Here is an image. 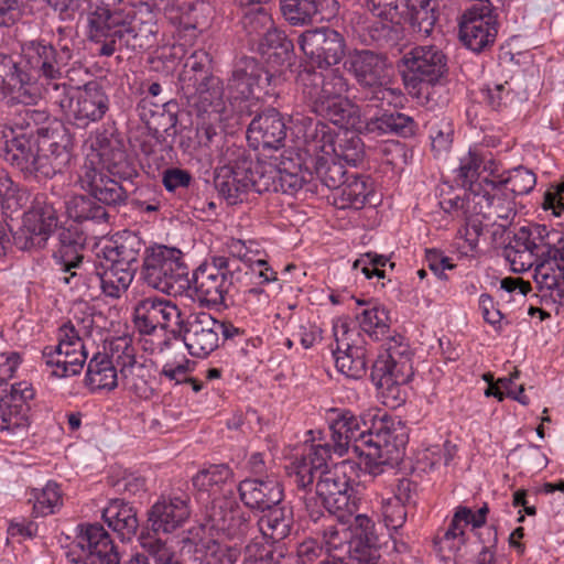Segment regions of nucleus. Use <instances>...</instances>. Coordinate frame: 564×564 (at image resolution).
Wrapping results in <instances>:
<instances>
[{
    "label": "nucleus",
    "mask_w": 564,
    "mask_h": 564,
    "mask_svg": "<svg viewBox=\"0 0 564 564\" xmlns=\"http://www.w3.org/2000/svg\"><path fill=\"white\" fill-rule=\"evenodd\" d=\"M228 494L213 499L210 506L206 508L202 528L212 535L215 532L227 539H239L248 533L250 522L246 512L235 500L232 490Z\"/></svg>",
    "instance_id": "obj_17"
},
{
    "label": "nucleus",
    "mask_w": 564,
    "mask_h": 564,
    "mask_svg": "<svg viewBox=\"0 0 564 564\" xmlns=\"http://www.w3.org/2000/svg\"><path fill=\"white\" fill-rule=\"evenodd\" d=\"M497 21L487 2L473 4L459 22V39L471 51L480 52L491 45L497 36Z\"/></svg>",
    "instance_id": "obj_24"
},
{
    "label": "nucleus",
    "mask_w": 564,
    "mask_h": 564,
    "mask_svg": "<svg viewBox=\"0 0 564 564\" xmlns=\"http://www.w3.org/2000/svg\"><path fill=\"white\" fill-rule=\"evenodd\" d=\"M355 452L359 453L365 470L372 476L382 474L386 466L393 465L400 460L398 457L390 456L386 459L382 451L369 443H365L364 446H356Z\"/></svg>",
    "instance_id": "obj_55"
},
{
    "label": "nucleus",
    "mask_w": 564,
    "mask_h": 564,
    "mask_svg": "<svg viewBox=\"0 0 564 564\" xmlns=\"http://www.w3.org/2000/svg\"><path fill=\"white\" fill-rule=\"evenodd\" d=\"M264 512L258 521L259 531L263 538L272 543L286 538L293 524L291 510L278 505L267 509Z\"/></svg>",
    "instance_id": "obj_43"
},
{
    "label": "nucleus",
    "mask_w": 564,
    "mask_h": 564,
    "mask_svg": "<svg viewBox=\"0 0 564 564\" xmlns=\"http://www.w3.org/2000/svg\"><path fill=\"white\" fill-rule=\"evenodd\" d=\"M102 4L89 11L86 17V36L98 45L97 52L100 56H111L123 47H148L154 43L158 32L155 23L152 22L151 12L148 11L149 20L138 18V11L132 3L116 2L121 0H101ZM149 10V8H145Z\"/></svg>",
    "instance_id": "obj_2"
},
{
    "label": "nucleus",
    "mask_w": 564,
    "mask_h": 564,
    "mask_svg": "<svg viewBox=\"0 0 564 564\" xmlns=\"http://www.w3.org/2000/svg\"><path fill=\"white\" fill-rule=\"evenodd\" d=\"M199 102L203 111L208 115L209 122H203L197 128V135L200 142L207 144L217 134L215 123L228 118L223 99V88L218 78L208 79V89L199 91Z\"/></svg>",
    "instance_id": "obj_35"
},
{
    "label": "nucleus",
    "mask_w": 564,
    "mask_h": 564,
    "mask_svg": "<svg viewBox=\"0 0 564 564\" xmlns=\"http://www.w3.org/2000/svg\"><path fill=\"white\" fill-rule=\"evenodd\" d=\"M350 538L351 532L344 523L326 527L323 541L329 557L333 554H339L343 557L349 550Z\"/></svg>",
    "instance_id": "obj_57"
},
{
    "label": "nucleus",
    "mask_w": 564,
    "mask_h": 564,
    "mask_svg": "<svg viewBox=\"0 0 564 564\" xmlns=\"http://www.w3.org/2000/svg\"><path fill=\"white\" fill-rule=\"evenodd\" d=\"M281 12L293 26L329 21L338 14L337 0H281Z\"/></svg>",
    "instance_id": "obj_30"
},
{
    "label": "nucleus",
    "mask_w": 564,
    "mask_h": 564,
    "mask_svg": "<svg viewBox=\"0 0 564 564\" xmlns=\"http://www.w3.org/2000/svg\"><path fill=\"white\" fill-rule=\"evenodd\" d=\"M102 519L123 540L135 534L139 527L137 512L132 506L120 500H111L102 510Z\"/></svg>",
    "instance_id": "obj_42"
},
{
    "label": "nucleus",
    "mask_w": 564,
    "mask_h": 564,
    "mask_svg": "<svg viewBox=\"0 0 564 564\" xmlns=\"http://www.w3.org/2000/svg\"><path fill=\"white\" fill-rule=\"evenodd\" d=\"M380 506L384 524L389 530L397 531L403 527L406 521V511L399 498H381Z\"/></svg>",
    "instance_id": "obj_59"
},
{
    "label": "nucleus",
    "mask_w": 564,
    "mask_h": 564,
    "mask_svg": "<svg viewBox=\"0 0 564 564\" xmlns=\"http://www.w3.org/2000/svg\"><path fill=\"white\" fill-rule=\"evenodd\" d=\"M110 355L109 358L113 360V365L120 367L122 376H127L131 372V369L135 365V349L129 337H117L110 341L109 345Z\"/></svg>",
    "instance_id": "obj_54"
},
{
    "label": "nucleus",
    "mask_w": 564,
    "mask_h": 564,
    "mask_svg": "<svg viewBox=\"0 0 564 564\" xmlns=\"http://www.w3.org/2000/svg\"><path fill=\"white\" fill-rule=\"evenodd\" d=\"M399 67L403 83L411 94H419L423 84H440L448 73L447 57L435 45L411 48L401 58Z\"/></svg>",
    "instance_id": "obj_12"
},
{
    "label": "nucleus",
    "mask_w": 564,
    "mask_h": 564,
    "mask_svg": "<svg viewBox=\"0 0 564 564\" xmlns=\"http://www.w3.org/2000/svg\"><path fill=\"white\" fill-rule=\"evenodd\" d=\"M280 77L265 70L254 58H242L232 72L228 83V95L232 99H257L278 95Z\"/></svg>",
    "instance_id": "obj_15"
},
{
    "label": "nucleus",
    "mask_w": 564,
    "mask_h": 564,
    "mask_svg": "<svg viewBox=\"0 0 564 564\" xmlns=\"http://www.w3.org/2000/svg\"><path fill=\"white\" fill-rule=\"evenodd\" d=\"M326 420L330 431L332 444L322 438L313 437L312 444L302 455L289 467V476L301 489H305L313 482V471L327 467V459L330 452L338 456L345 455L349 448L355 451L356 446L365 445L368 427L366 419L356 416L348 410L329 409Z\"/></svg>",
    "instance_id": "obj_3"
},
{
    "label": "nucleus",
    "mask_w": 564,
    "mask_h": 564,
    "mask_svg": "<svg viewBox=\"0 0 564 564\" xmlns=\"http://www.w3.org/2000/svg\"><path fill=\"white\" fill-rule=\"evenodd\" d=\"M232 478V471L226 464L210 465L193 477L194 487L203 492L216 496Z\"/></svg>",
    "instance_id": "obj_48"
},
{
    "label": "nucleus",
    "mask_w": 564,
    "mask_h": 564,
    "mask_svg": "<svg viewBox=\"0 0 564 564\" xmlns=\"http://www.w3.org/2000/svg\"><path fill=\"white\" fill-rule=\"evenodd\" d=\"M541 292H550L554 301L564 305V262L539 260L533 274Z\"/></svg>",
    "instance_id": "obj_41"
},
{
    "label": "nucleus",
    "mask_w": 564,
    "mask_h": 564,
    "mask_svg": "<svg viewBox=\"0 0 564 564\" xmlns=\"http://www.w3.org/2000/svg\"><path fill=\"white\" fill-rule=\"evenodd\" d=\"M485 188L479 193L468 194L466 197H455L443 202L446 210L460 212L466 218L481 216L488 221L498 219L510 221L516 216L514 197L503 187L484 178Z\"/></svg>",
    "instance_id": "obj_11"
},
{
    "label": "nucleus",
    "mask_w": 564,
    "mask_h": 564,
    "mask_svg": "<svg viewBox=\"0 0 564 564\" xmlns=\"http://www.w3.org/2000/svg\"><path fill=\"white\" fill-rule=\"evenodd\" d=\"M229 285L225 273H217L213 268L198 267L185 288H188L189 295L202 305L218 306L225 303Z\"/></svg>",
    "instance_id": "obj_32"
},
{
    "label": "nucleus",
    "mask_w": 564,
    "mask_h": 564,
    "mask_svg": "<svg viewBox=\"0 0 564 564\" xmlns=\"http://www.w3.org/2000/svg\"><path fill=\"white\" fill-rule=\"evenodd\" d=\"M335 347L332 348L336 369L350 379H360L367 372V349L359 334L346 318H335L332 327Z\"/></svg>",
    "instance_id": "obj_16"
},
{
    "label": "nucleus",
    "mask_w": 564,
    "mask_h": 564,
    "mask_svg": "<svg viewBox=\"0 0 564 564\" xmlns=\"http://www.w3.org/2000/svg\"><path fill=\"white\" fill-rule=\"evenodd\" d=\"M299 82L312 110L344 130L384 134L399 130L408 120L402 113L387 112L367 119L346 96L349 83L338 69L326 73L305 69L300 73Z\"/></svg>",
    "instance_id": "obj_1"
},
{
    "label": "nucleus",
    "mask_w": 564,
    "mask_h": 564,
    "mask_svg": "<svg viewBox=\"0 0 564 564\" xmlns=\"http://www.w3.org/2000/svg\"><path fill=\"white\" fill-rule=\"evenodd\" d=\"M134 240V238H127L123 242L107 240L100 248L97 274L105 295L118 299L130 286L139 252L133 247Z\"/></svg>",
    "instance_id": "obj_9"
},
{
    "label": "nucleus",
    "mask_w": 564,
    "mask_h": 564,
    "mask_svg": "<svg viewBox=\"0 0 564 564\" xmlns=\"http://www.w3.org/2000/svg\"><path fill=\"white\" fill-rule=\"evenodd\" d=\"M86 386L93 392L111 391L118 386V371L108 354L97 352L88 361Z\"/></svg>",
    "instance_id": "obj_39"
},
{
    "label": "nucleus",
    "mask_w": 564,
    "mask_h": 564,
    "mask_svg": "<svg viewBox=\"0 0 564 564\" xmlns=\"http://www.w3.org/2000/svg\"><path fill=\"white\" fill-rule=\"evenodd\" d=\"M189 498L184 492L161 495L149 511V522L154 532L172 533L189 519Z\"/></svg>",
    "instance_id": "obj_27"
},
{
    "label": "nucleus",
    "mask_w": 564,
    "mask_h": 564,
    "mask_svg": "<svg viewBox=\"0 0 564 564\" xmlns=\"http://www.w3.org/2000/svg\"><path fill=\"white\" fill-rule=\"evenodd\" d=\"M184 318V312L178 305L165 297H144L134 308V322L142 334H151L158 327L177 333Z\"/></svg>",
    "instance_id": "obj_21"
},
{
    "label": "nucleus",
    "mask_w": 564,
    "mask_h": 564,
    "mask_svg": "<svg viewBox=\"0 0 564 564\" xmlns=\"http://www.w3.org/2000/svg\"><path fill=\"white\" fill-rule=\"evenodd\" d=\"M379 378L378 389L382 402L389 408H398L406 400V383L411 377L405 376L403 380L399 378V373L375 372Z\"/></svg>",
    "instance_id": "obj_49"
},
{
    "label": "nucleus",
    "mask_w": 564,
    "mask_h": 564,
    "mask_svg": "<svg viewBox=\"0 0 564 564\" xmlns=\"http://www.w3.org/2000/svg\"><path fill=\"white\" fill-rule=\"evenodd\" d=\"M270 302V295L261 288H250L243 292V307L252 316L267 315Z\"/></svg>",
    "instance_id": "obj_63"
},
{
    "label": "nucleus",
    "mask_w": 564,
    "mask_h": 564,
    "mask_svg": "<svg viewBox=\"0 0 564 564\" xmlns=\"http://www.w3.org/2000/svg\"><path fill=\"white\" fill-rule=\"evenodd\" d=\"M436 0H405V13L413 32L423 37L431 35L436 22Z\"/></svg>",
    "instance_id": "obj_46"
},
{
    "label": "nucleus",
    "mask_w": 564,
    "mask_h": 564,
    "mask_svg": "<svg viewBox=\"0 0 564 564\" xmlns=\"http://www.w3.org/2000/svg\"><path fill=\"white\" fill-rule=\"evenodd\" d=\"M467 527L459 513L455 511L448 528L435 541L438 551L453 555L458 554L467 541L465 531Z\"/></svg>",
    "instance_id": "obj_50"
},
{
    "label": "nucleus",
    "mask_w": 564,
    "mask_h": 564,
    "mask_svg": "<svg viewBox=\"0 0 564 564\" xmlns=\"http://www.w3.org/2000/svg\"><path fill=\"white\" fill-rule=\"evenodd\" d=\"M357 321L361 330L375 340H380L390 333L391 321L389 311L380 304H368V306L357 315Z\"/></svg>",
    "instance_id": "obj_47"
},
{
    "label": "nucleus",
    "mask_w": 564,
    "mask_h": 564,
    "mask_svg": "<svg viewBox=\"0 0 564 564\" xmlns=\"http://www.w3.org/2000/svg\"><path fill=\"white\" fill-rule=\"evenodd\" d=\"M349 131L345 130L343 137L339 138L338 145H335L336 160L356 166L364 159V143L357 134Z\"/></svg>",
    "instance_id": "obj_56"
},
{
    "label": "nucleus",
    "mask_w": 564,
    "mask_h": 564,
    "mask_svg": "<svg viewBox=\"0 0 564 564\" xmlns=\"http://www.w3.org/2000/svg\"><path fill=\"white\" fill-rule=\"evenodd\" d=\"M489 180L490 182L503 187L507 192H510L513 197L517 195L529 194L536 184V177L532 171L523 166L505 171L498 162L496 175H494V178Z\"/></svg>",
    "instance_id": "obj_44"
},
{
    "label": "nucleus",
    "mask_w": 564,
    "mask_h": 564,
    "mask_svg": "<svg viewBox=\"0 0 564 564\" xmlns=\"http://www.w3.org/2000/svg\"><path fill=\"white\" fill-rule=\"evenodd\" d=\"M142 274L149 286L166 294H176L188 283V267L183 252L164 245L147 250Z\"/></svg>",
    "instance_id": "obj_10"
},
{
    "label": "nucleus",
    "mask_w": 564,
    "mask_h": 564,
    "mask_svg": "<svg viewBox=\"0 0 564 564\" xmlns=\"http://www.w3.org/2000/svg\"><path fill=\"white\" fill-rule=\"evenodd\" d=\"M365 443L380 448L386 458L390 456L401 459L408 443L406 426L401 420L388 414L372 415Z\"/></svg>",
    "instance_id": "obj_28"
},
{
    "label": "nucleus",
    "mask_w": 564,
    "mask_h": 564,
    "mask_svg": "<svg viewBox=\"0 0 564 564\" xmlns=\"http://www.w3.org/2000/svg\"><path fill=\"white\" fill-rule=\"evenodd\" d=\"M57 212L51 203L36 198L30 210L24 214L23 225L14 237L22 250L42 248L57 227Z\"/></svg>",
    "instance_id": "obj_23"
},
{
    "label": "nucleus",
    "mask_w": 564,
    "mask_h": 564,
    "mask_svg": "<svg viewBox=\"0 0 564 564\" xmlns=\"http://www.w3.org/2000/svg\"><path fill=\"white\" fill-rule=\"evenodd\" d=\"M505 258L511 270L517 273L531 269L533 264L536 265L539 259L527 226L520 227L513 240L505 248Z\"/></svg>",
    "instance_id": "obj_40"
},
{
    "label": "nucleus",
    "mask_w": 564,
    "mask_h": 564,
    "mask_svg": "<svg viewBox=\"0 0 564 564\" xmlns=\"http://www.w3.org/2000/svg\"><path fill=\"white\" fill-rule=\"evenodd\" d=\"M344 66L362 88L369 90L370 99L393 107L402 104V91L392 86V68L382 55L369 50H355L348 53Z\"/></svg>",
    "instance_id": "obj_7"
},
{
    "label": "nucleus",
    "mask_w": 564,
    "mask_h": 564,
    "mask_svg": "<svg viewBox=\"0 0 564 564\" xmlns=\"http://www.w3.org/2000/svg\"><path fill=\"white\" fill-rule=\"evenodd\" d=\"M285 135L286 126L275 109L253 118L247 131L249 142L256 148L278 149Z\"/></svg>",
    "instance_id": "obj_34"
},
{
    "label": "nucleus",
    "mask_w": 564,
    "mask_h": 564,
    "mask_svg": "<svg viewBox=\"0 0 564 564\" xmlns=\"http://www.w3.org/2000/svg\"><path fill=\"white\" fill-rule=\"evenodd\" d=\"M203 564H236L240 550L216 539L202 542Z\"/></svg>",
    "instance_id": "obj_52"
},
{
    "label": "nucleus",
    "mask_w": 564,
    "mask_h": 564,
    "mask_svg": "<svg viewBox=\"0 0 564 564\" xmlns=\"http://www.w3.org/2000/svg\"><path fill=\"white\" fill-rule=\"evenodd\" d=\"M539 260L564 262V230L544 224L527 225Z\"/></svg>",
    "instance_id": "obj_38"
},
{
    "label": "nucleus",
    "mask_w": 564,
    "mask_h": 564,
    "mask_svg": "<svg viewBox=\"0 0 564 564\" xmlns=\"http://www.w3.org/2000/svg\"><path fill=\"white\" fill-rule=\"evenodd\" d=\"M241 564H274V552L269 542H251L246 545Z\"/></svg>",
    "instance_id": "obj_64"
},
{
    "label": "nucleus",
    "mask_w": 564,
    "mask_h": 564,
    "mask_svg": "<svg viewBox=\"0 0 564 564\" xmlns=\"http://www.w3.org/2000/svg\"><path fill=\"white\" fill-rule=\"evenodd\" d=\"M30 500L33 501V513L36 517L53 514L62 506L59 486L54 481H48L43 488L33 489Z\"/></svg>",
    "instance_id": "obj_51"
},
{
    "label": "nucleus",
    "mask_w": 564,
    "mask_h": 564,
    "mask_svg": "<svg viewBox=\"0 0 564 564\" xmlns=\"http://www.w3.org/2000/svg\"><path fill=\"white\" fill-rule=\"evenodd\" d=\"M72 58L73 50L66 43L59 44L58 50L42 39L26 41L21 45L22 67L45 82V89L50 96L53 94V85L59 84L63 68Z\"/></svg>",
    "instance_id": "obj_13"
},
{
    "label": "nucleus",
    "mask_w": 564,
    "mask_h": 564,
    "mask_svg": "<svg viewBox=\"0 0 564 564\" xmlns=\"http://www.w3.org/2000/svg\"><path fill=\"white\" fill-rule=\"evenodd\" d=\"M228 251L230 256L239 259L248 267L253 263H260V258L263 254L261 250H259L258 245L254 241H242L239 239H231L227 243Z\"/></svg>",
    "instance_id": "obj_62"
},
{
    "label": "nucleus",
    "mask_w": 564,
    "mask_h": 564,
    "mask_svg": "<svg viewBox=\"0 0 564 564\" xmlns=\"http://www.w3.org/2000/svg\"><path fill=\"white\" fill-rule=\"evenodd\" d=\"M497 172V161L490 153L474 147L459 158L458 166L454 170L455 182L466 189L463 197L479 193L485 188L486 176L494 178Z\"/></svg>",
    "instance_id": "obj_26"
},
{
    "label": "nucleus",
    "mask_w": 564,
    "mask_h": 564,
    "mask_svg": "<svg viewBox=\"0 0 564 564\" xmlns=\"http://www.w3.org/2000/svg\"><path fill=\"white\" fill-rule=\"evenodd\" d=\"M375 372L399 373L401 380L413 376L412 351L404 337L392 336L386 344V352L375 364Z\"/></svg>",
    "instance_id": "obj_37"
},
{
    "label": "nucleus",
    "mask_w": 564,
    "mask_h": 564,
    "mask_svg": "<svg viewBox=\"0 0 564 564\" xmlns=\"http://www.w3.org/2000/svg\"><path fill=\"white\" fill-rule=\"evenodd\" d=\"M219 321L209 313L198 312L188 315L177 333L182 334L183 341L193 357L205 358L219 345Z\"/></svg>",
    "instance_id": "obj_25"
},
{
    "label": "nucleus",
    "mask_w": 564,
    "mask_h": 564,
    "mask_svg": "<svg viewBox=\"0 0 564 564\" xmlns=\"http://www.w3.org/2000/svg\"><path fill=\"white\" fill-rule=\"evenodd\" d=\"M66 213L75 221L102 220L106 217L104 207L83 195H74L66 203Z\"/></svg>",
    "instance_id": "obj_53"
},
{
    "label": "nucleus",
    "mask_w": 564,
    "mask_h": 564,
    "mask_svg": "<svg viewBox=\"0 0 564 564\" xmlns=\"http://www.w3.org/2000/svg\"><path fill=\"white\" fill-rule=\"evenodd\" d=\"M369 194L370 187L367 182L357 175H351L334 192V204L341 209H360L366 204Z\"/></svg>",
    "instance_id": "obj_45"
},
{
    "label": "nucleus",
    "mask_w": 564,
    "mask_h": 564,
    "mask_svg": "<svg viewBox=\"0 0 564 564\" xmlns=\"http://www.w3.org/2000/svg\"><path fill=\"white\" fill-rule=\"evenodd\" d=\"M324 467L313 471V479L319 474L316 484V496L321 505L338 519L352 516L356 505L350 498L351 487L344 470V465H335L323 470Z\"/></svg>",
    "instance_id": "obj_19"
},
{
    "label": "nucleus",
    "mask_w": 564,
    "mask_h": 564,
    "mask_svg": "<svg viewBox=\"0 0 564 564\" xmlns=\"http://www.w3.org/2000/svg\"><path fill=\"white\" fill-rule=\"evenodd\" d=\"M297 142L299 152L296 153L292 150H284L280 156H275L273 160H261V165L272 167L270 178H272L273 186L268 189V193L281 191L286 194H294L312 176L310 160L302 151L303 141L297 140Z\"/></svg>",
    "instance_id": "obj_18"
},
{
    "label": "nucleus",
    "mask_w": 564,
    "mask_h": 564,
    "mask_svg": "<svg viewBox=\"0 0 564 564\" xmlns=\"http://www.w3.org/2000/svg\"><path fill=\"white\" fill-rule=\"evenodd\" d=\"M79 545L86 555L73 564H120V553L100 524H87L79 536Z\"/></svg>",
    "instance_id": "obj_29"
},
{
    "label": "nucleus",
    "mask_w": 564,
    "mask_h": 564,
    "mask_svg": "<svg viewBox=\"0 0 564 564\" xmlns=\"http://www.w3.org/2000/svg\"><path fill=\"white\" fill-rule=\"evenodd\" d=\"M238 492L246 507L262 512L280 505L283 499V489L272 477L245 479L240 481Z\"/></svg>",
    "instance_id": "obj_33"
},
{
    "label": "nucleus",
    "mask_w": 564,
    "mask_h": 564,
    "mask_svg": "<svg viewBox=\"0 0 564 564\" xmlns=\"http://www.w3.org/2000/svg\"><path fill=\"white\" fill-rule=\"evenodd\" d=\"M481 93L487 104L496 110L511 105L517 97L508 82L487 86Z\"/></svg>",
    "instance_id": "obj_60"
},
{
    "label": "nucleus",
    "mask_w": 564,
    "mask_h": 564,
    "mask_svg": "<svg viewBox=\"0 0 564 564\" xmlns=\"http://www.w3.org/2000/svg\"><path fill=\"white\" fill-rule=\"evenodd\" d=\"M57 339L56 346L43 350L46 370L58 379L79 375L88 358L84 339L70 323L59 327Z\"/></svg>",
    "instance_id": "obj_14"
},
{
    "label": "nucleus",
    "mask_w": 564,
    "mask_h": 564,
    "mask_svg": "<svg viewBox=\"0 0 564 564\" xmlns=\"http://www.w3.org/2000/svg\"><path fill=\"white\" fill-rule=\"evenodd\" d=\"M291 133L303 141L302 151L310 160L311 171L326 187L335 192L345 175L343 164L336 160L335 134L330 127L312 118L296 115L291 119Z\"/></svg>",
    "instance_id": "obj_6"
},
{
    "label": "nucleus",
    "mask_w": 564,
    "mask_h": 564,
    "mask_svg": "<svg viewBox=\"0 0 564 564\" xmlns=\"http://www.w3.org/2000/svg\"><path fill=\"white\" fill-rule=\"evenodd\" d=\"M272 167L261 165V160L245 158V151L235 145L223 148L215 171V188L230 205L241 203L250 192L268 193L273 186Z\"/></svg>",
    "instance_id": "obj_5"
},
{
    "label": "nucleus",
    "mask_w": 564,
    "mask_h": 564,
    "mask_svg": "<svg viewBox=\"0 0 564 564\" xmlns=\"http://www.w3.org/2000/svg\"><path fill=\"white\" fill-rule=\"evenodd\" d=\"M51 99L57 104L66 119L78 128L100 121L109 110V98L97 82L83 87L54 84Z\"/></svg>",
    "instance_id": "obj_8"
},
{
    "label": "nucleus",
    "mask_w": 564,
    "mask_h": 564,
    "mask_svg": "<svg viewBox=\"0 0 564 564\" xmlns=\"http://www.w3.org/2000/svg\"><path fill=\"white\" fill-rule=\"evenodd\" d=\"M54 258L62 271V275L58 276V280L64 284H70L72 280L76 278V272L73 270L80 265L83 256L78 253L76 247L63 246L55 253Z\"/></svg>",
    "instance_id": "obj_58"
},
{
    "label": "nucleus",
    "mask_w": 564,
    "mask_h": 564,
    "mask_svg": "<svg viewBox=\"0 0 564 564\" xmlns=\"http://www.w3.org/2000/svg\"><path fill=\"white\" fill-rule=\"evenodd\" d=\"M297 44L303 54L319 67L339 64L346 51L344 36L329 28L304 31Z\"/></svg>",
    "instance_id": "obj_22"
},
{
    "label": "nucleus",
    "mask_w": 564,
    "mask_h": 564,
    "mask_svg": "<svg viewBox=\"0 0 564 564\" xmlns=\"http://www.w3.org/2000/svg\"><path fill=\"white\" fill-rule=\"evenodd\" d=\"M89 149L78 172L77 184L94 198L106 205H120L127 199L126 189L105 174H115L123 162L124 152L111 144L104 133L91 134L86 142Z\"/></svg>",
    "instance_id": "obj_4"
},
{
    "label": "nucleus",
    "mask_w": 564,
    "mask_h": 564,
    "mask_svg": "<svg viewBox=\"0 0 564 564\" xmlns=\"http://www.w3.org/2000/svg\"><path fill=\"white\" fill-rule=\"evenodd\" d=\"M72 137L65 129L45 131L36 140L34 172L53 177L64 172L72 160Z\"/></svg>",
    "instance_id": "obj_20"
},
{
    "label": "nucleus",
    "mask_w": 564,
    "mask_h": 564,
    "mask_svg": "<svg viewBox=\"0 0 564 564\" xmlns=\"http://www.w3.org/2000/svg\"><path fill=\"white\" fill-rule=\"evenodd\" d=\"M36 142L32 143L22 130L0 123V156L25 173L34 172Z\"/></svg>",
    "instance_id": "obj_31"
},
{
    "label": "nucleus",
    "mask_w": 564,
    "mask_h": 564,
    "mask_svg": "<svg viewBox=\"0 0 564 564\" xmlns=\"http://www.w3.org/2000/svg\"><path fill=\"white\" fill-rule=\"evenodd\" d=\"M44 80L37 83L31 75L18 66L12 75L7 78V85L0 94V99H4L10 105H36L46 91Z\"/></svg>",
    "instance_id": "obj_36"
},
{
    "label": "nucleus",
    "mask_w": 564,
    "mask_h": 564,
    "mask_svg": "<svg viewBox=\"0 0 564 564\" xmlns=\"http://www.w3.org/2000/svg\"><path fill=\"white\" fill-rule=\"evenodd\" d=\"M25 426V414L21 413L17 405L10 403L6 398L0 402V431L15 434L18 430Z\"/></svg>",
    "instance_id": "obj_61"
}]
</instances>
